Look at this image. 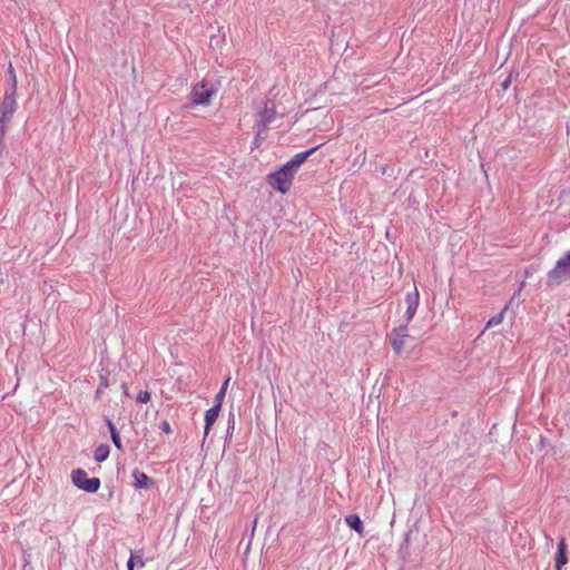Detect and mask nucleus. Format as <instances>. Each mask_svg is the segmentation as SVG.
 I'll use <instances>...</instances> for the list:
<instances>
[{"label":"nucleus","mask_w":570,"mask_h":570,"mask_svg":"<svg viewBox=\"0 0 570 570\" xmlns=\"http://www.w3.org/2000/svg\"><path fill=\"white\" fill-rule=\"evenodd\" d=\"M295 174L288 166L283 165L277 171L269 174L267 180L274 189L286 194L292 188Z\"/></svg>","instance_id":"obj_1"},{"label":"nucleus","mask_w":570,"mask_h":570,"mask_svg":"<svg viewBox=\"0 0 570 570\" xmlns=\"http://www.w3.org/2000/svg\"><path fill=\"white\" fill-rule=\"evenodd\" d=\"M217 89L213 83L202 80L193 86L190 91V101L194 106H207L210 104L212 98L215 96Z\"/></svg>","instance_id":"obj_2"},{"label":"nucleus","mask_w":570,"mask_h":570,"mask_svg":"<svg viewBox=\"0 0 570 570\" xmlns=\"http://www.w3.org/2000/svg\"><path fill=\"white\" fill-rule=\"evenodd\" d=\"M568 279H570V262L563 256L557 261L554 267L548 273L547 285L553 287Z\"/></svg>","instance_id":"obj_3"},{"label":"nucleus","mask_w":570,"mask_h":570,"mask_svg":"<svg viewBox=\"0 0 570 570\" xmlns=\"http://www.w3.org/2000/svg\"><path fill=\"white\" fill-rule=\"evenodd\" d=\"M71 481L78 489L89 493H96L100 488V480L98 478H88L87 472L82 469L72 471Z\"/></svg>","instance_id":"obj_4"},{"label":"nucleus","mask_w":570,"mask_h":570,"mask_svg":"<svg viewBox=\"0 0 570 570\" xmlns=\"http://www.w3.org/2000/svg\"><path fill=\"white\" fill-rule=\"evenodd\" d=\"M16 94L14 87L6 91L3 98L0 100V119L10 121L16 111Z\"/></svg>","instance_id":"obj_5"},{"label":"nucleus","mask_w":570,"mask_h":570,"mask_svg":"<svg viewBox=\"0 0 570 570\" xmlns=\"http://www.w3.org/2000/svg\"><path fill=\"white\" fill-rule=\"evenodd\" d=\"M409 337L406 325L394 328L391 333L393 351L399 355L404 351L405 341Z\"/></svg>","instance_id":"obj_6"},{"label":"nucleus","mask_w":570,"mask_h":570,"mask_svg":"<svg viewBox=\"0 0 570 570\" xmlns=\"http://www.w3.org/2000/svg\"><path fill=\"white\" fill-rule=\"evenodd\" d=\"M405 304L406 311L404 316L406 323H410L413 320L420 304V294L416 286H414L413 292L406 294Z\"/></svg>","instance_id":"obj_7"},{"label":"nucleus","mask_w":570,"mask_h":570,"mask_svg":"<svg viewBox=\"0 0 570 570\" xmlns=\"http://www.w3.org/2000/svg\"><path fill=\"white\" fill-rule=\"evenodd\" d=\"M131 475L134 479V487L136 489H149L155 484L151 478L138 469H135Z\"/></svg>","instance_id":"obj_8"},{"label":"nucleus","mask_w":570,"mask_h":570,"mask_svg":"<svg viewBox=\"0 0 570 570\" xmlns=\"http://www.w3.org/2000/svg\"><path fill=\"white\" fill-rule=\"evenodd\" d=\"M567 543L564 538H562L558 543L557 552L554 556L556 570H562V567L567 564Z\"/></svg>","instance_id":"obj_9"},{"label":"nucleus","mask_w":570,"mask_h":570,"mask_svg":"<svg viewBox=\"0 0 570 570\" xmlns=\"http://www.w3.org/2000/svg\"><path fill=\"white\" fill-rule=\"evenodd\" d=\"M318 148V146L313 147L306 151H302L296 154L285 165L288 166L293 171H297L299 166Z\"/></svg>","instance_id":"obj_10"},{"label":"nucleus","mask_w":570,"mask_h":570,"mask_svg":"<svg viewBox=\"0 0 570 570\" xmlns=\"http://www.w3.org/2000/svg\"><path fill=\"white\" fill-rule=\"evenodd\" d=\"M285 112H277L274 106L265 108L259 112V121L266 127L271 122H273L276 118L283 117Z\"/></svg>","instance_id":"obj_11"},{"label":"nucleus","mask_w":570,"mask_h":570,"mask_svg":"<svg viewBox=\"0 0 570 570\" xmlns=\"http://www.w3.org/2000/svg\"><path fill=\"white\" fill-rule=\"evenodd\" d=\"M219 404H215L213 407L206 411L205 413V438L208 435L210 428L216 422L219 411Z\"/></svg>","instance_id":"obj_12"},{"label":"nucleus","mask_w":570,"mask_h":570,"mask_svg":"<svg viewBox=\"0 0 570 570\" xmlns=\"http://www.w3.org/2000/svg\"><path fill=\"white\" fill-rule=\"evenodd\" d=\"M345 522L351 529L356 531L360 535L363 534V532H364L363 522L357 514H350V515L345 517Z\"/></svg>","instance_id":"obj_13"},{"label":"nucleus","mask_w":570,"mask_h":570,"mask_svg":"<svg viewBox=\"0 0 570 570\" xmlns=\"http://www.w3.org/2000/svg\"><path fill=\"white\" fill-rule=\"evenodd\" d=\"M106 422H107V426H108V429L110 431L112 443L115 444V446L118 450H122V444H121L120 435H119L115 424L109 419Z\"/></svg>","instance_id":"obj_14"},{"label":"nucleus","mask_w":570,"mask_h":570,"mask_svg":"<svg viewBox=\"0 0 570 570\" xmlns=\"http://www.w3.org/2000/svg\"><path fill=\"white\" fill-rule=\"evenodd\" d=\"M109 453H110L109 445L100 444L99 446L96 448L94 456H95V460L100 463V462H104L105 460H107V458L109 456Z\"/></svg>","instance_id":"obj_15"},{"label":"nucleus","mask_w":570,"mask_h":570,"mask_svg":"<svg viewBox=\"0 0 570 570\" xmlns=\"http://www.w3.org/2000/svg\"><path fill=\"white\" fill-rule=\"evenodd\" d=\"M229 381H230V377H227L225 380V382L223 383V386L220 387V391L215 396V404H219V406H222V404L224 402V399H225V395H226V391H227Z\"/></svg>","instance_id":"obj_16"},{"label":"nucleus","mask_w":570,"mask_h":570,"mask_svg":"<svg viewBox=\"0 0 570 570\" xmlns=\"http://www.w3.org/2000/svg\"><path fill=\"white\" fill-rule=\"evenodd\" d=\"M503 321V312H501L499 315L491 317L487 323V328H490L492 326H497Z\"/></svg>","instance_id":"obj_17"},{"label":"nucleus","mask_w":570,"mask_h":570,"mask_svg":"<svg viewBox=\"0 0 570 570\" xmlns=\"http://www.w3.org/2000/svg\"><path fill=\"white\" fill-rule=\"evenodd\" d=\"M137 401L140 403H148L150 401V393L148 391H140L137 395Z\"/></svg>","instance_id":"obj_18"},{"label":"nucleus","mask_w":570,"mask_h":570,"mask_svg":"<svg viewBox=\"0 0 570 570\" xmlns=\"http://www.w3.org/2000/svg\"><path fill=\"white\" fill-rule=\"evenodd\" d=\"M9 121L0 119V142L3 140Z\"/></svg>","instance_id":"obj_19"},{"label":"nucleus","mask_w":570,"mask_h":570,"mask_svg":"<svg viewBox=\"0 0 570 570\" xmlns=\"http://www.w3.org/2000/svg\"><path fill=\"white\" fill-rule=\"evenodd\" d=\"M159 428H160V430H161L164 433H166V434H170V433L173 432L171 426H170V424H169V422H168V421H163V422L160 423V426H159Z\"/></svg>","instance_id":"obj_20"},{"label":"nucleus","mask_w":570,"mask_h":570,"mask_svg":"<svg viewBox=\"0 0 570 570\" xmlns=\"http://www.w3.org/2000/svg\"><path fill=\"white\" fill-rule=\"evenodd\" d=\"M9 72H10V76H11V79H12L11 88H13V86H14V94H16L17 92V77H16V73H14L12 65H10V67H9Z\"/></svg>","instance_id":"obj_21"},{"label":"nucleus","mask_w":570,"mask_h":570,"mask_svg":"<svg viewBox=\"0 0 570 570\" xmlns=\"http://www.w3.org/2000/svg\"><path fill=\"white\" fill-rule=\"evenodd\" d=\"M134 566H135V559L134 557L131 556L127 562V567H128V570H134Z\"/></svg>","instance_id":"obj_22"},{"label":"nucleus","mask_w":570,"mask_h":570,"mask_svg":"<svg viewBox=\"0 0 570 570\" xmlns=\"http://www.w3.org/2000/svg\"><path fill=\"white\" fill-rule=\"evenodd\" d=\"M100 384H101V386H104V387H108V380H107L105 376H101V379H100Z\"/></svg>","instance_id":"obj_23"},{"label":"nucleus","mask_w":570,"mask_h":570,"mask_svg":"<svg viewBox=\"0 0 570 570\" xmlns=\"http://www.w3.org/2000/svg\"><path fill=\"white\" fill-rule=\"evenodd\" d=\"M122 390H124V394H125L126 396H129V392H128L127 384H122Z\"/></svg>","instance_id":"obj_24"},{"label":"nucleus","mask_w":570,"mask_h":570,"mask_svg":"<svg viewBox=\"0 0 570 570\" xmlns=\"http://www.w3.org/2000/svg\"><path fill=\"white\" fill-rule=\"evenodd\" d=\"M224 42V38H220L218 39V41L216 42V46H222V43Z\"/></svg>","instance_id":"obj_25"},{"label":"nucleus","mask_w":570,"mask_h":570,"mask_svg":"<svg viewBox=\"0 0 570 570\" xmlns=\"http://www.w3.org/2000/svg\"><path fill=\"white\" fill-rule=\"evenodd\" d=\"M564 257L570 262V250L564 254Z\"/></svg>","instance_id":"obj_26"},{"label":"nucleus","mask_w":570,"mask_h":570,"mask_svg":"<svg viewBox=\"0 0 570 570\" xmlns=\"http://www.w3.org/2000/svg\"><path fill=\"white\" fill-rule=\"evenodd\" d=\"M137 562H138V564H139L140 567H144V566H145V562H144L141 559H139Z\"/></svg>","instance_id":"obj_27"},{"label":"nucleus","mask_w":570,"mask_h":570,"mask_svg":"<svg viewBox=\"0 0 570 570\" xmlns=\"http://www.w3.org/2000/svg\"><path fill=\"white\" fill-rule=\"evenodd\" d=\"M508 86H509V80H507V81H504V82H503V88H504V89H507V88H508Z\"/></svg>","instance_id":"obj_28"},{"label":"nucleus","mask_w":570,"mask_h":570,"mask_svg":"<svg viewBox=\"0 0 570 570\" xmlns=\"http://www.w3.org/2000/svg\"><path fill=\"white\" fill-rule=\"evenodd\" d=\"M215 39H216V37H214V36L210 38V45L214 43Z\"/></svg>","instance_id":"obj_29"}]
</instances>
